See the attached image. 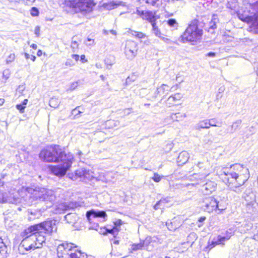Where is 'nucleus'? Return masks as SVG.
I'll return each mask as SVG.
<instances>
[{"label":"nucleus","instance_id":"f257e3e1","mask_svg":"<svg viewBox=\"0 0 258 258\" xmlns=\"http://www.w3.org/2000/svg\"><path fill=\"white\" fill-rule=\"evenodd\" d=\"M39 157L45 162H61L60 164L50 167L52 173L59 177L66 174L71 167L74 158L72 154H66L59 146L56 145L42 150L39 153Z\"/></svg>","mask_w":258,"mask_h":258},{"label":"nucleus","instance_id":"f03ea898","mask_svg":"<svg viewBox=\"0 0 258 258\" xmlns=\"http://www.w3.org/2000/svg\"><path fill=\"white\" fill-rule=\"evenodd\" d=\"M220 176L223 182L231 190L236 193L242 192L243 185L249 177L248 169H243V165L234 164L229 167L224 168L221 172Z\"/></svg>","mask_w":258,"mask_h":258},{"label":"nucleus","instance_id":"7ed1b4c3","mask_svg":"<svg viewBox=\"0 0 258 258\" xmlns=\"http://www.w3.org/2000/svg\"><path fill=\"white\" fill-rule=\"evenodd\" d=\"M203 34V29L199 26V21L195 19L188 24L184 32L178 38V40L183 43L189 42L195 45L200 41Z\"/></svg>","mask_w":258,"mask_h":258},{"label":"nucleus","instance_id":"20e7f679","mask_svg":"<svg viewBox=\"0 0 258 258\" xmlns=\"http://www.w3.org/2000/svg\"><path fill=\"white\" fill-rule=\"evenodd\" d=\"M26 198L29 199V204H31L35 200L47 201L52 203L55 201V196L52 190L37 187L29 189Z\"/></svg>","mask_w":258,"mask_h":258},{"label":"nucleus","instance_id":"39448f33","mask_svg":"<svg viewBox=\"0 0 258 258\" xmlns=\"http://www.w3.org/2000/svg\"><path fill=\"white\" fill-rule=\"evenodd\" d=\"M51 224L50 222L44 223L34 225L25 229L21 233L23 239L31 237L32 236L36 237L38 235L46 234L52 232Z\"/></svg>","mask_w":258,"mask_h":258},{"label":"nucleus","instance_id":"423d86ee","mask_svg":"<svg viewBox=\"0 0 258 258\" xmlns=\"http://www.w3.org/2000/svg\"><path fill=\"white\" fill-rule=\"evenodd\" d=\"M45 234L38 235L36 237L32 236V238L23 239L20 245V248H23L27 251L40 248L43 244L45 243Z\"/></svg>","mask_w":258,"mask_h":258},{"label":"nucleus","instance_id":"0eeeda50","mask_svg":"<svg viewBox=\"0 0 258 258\" xmlns=\"http://www.w3.org/2000/svg\"><path fill=\"white\" fill-rule=\"evenodd\" d=\"M74 11L79 12H90L96 5L93 0H74L71 4Z\"/></svg>","mask_w":258,"mask_h":258},{"label":"nucleus","instance_id":"6e6552de","mask_svg":"<svg viewBox=\"0 0 258 258\" xmlns=\"http://www.w3.org/2000/svg\"><path fill=\"white\" fill-rule=\"evenodd\" d=\"M221 207V205L219 204V202L212 197L205 198L203 202V209L204 211L209 213L212 212L217 209L223 210L224 208L223 207L220 208V207Z\"/></svg>","mask_w":258,"mask_h":258},{"label":"nucleus","instance_id":"1a4fd4ad","mask_svg":"<svg viewBox=\"0 0 258 258\" xmlns=\"http://www.w3.org/2000/svg\"><path fill=\"white\" fill-rule=\"evenodd\" d=\"M137 44L136 42L128 40L125 46L124 53L128 59L132 60L137 54Z\"/></svg>","mask_w":258,"mask_h":258},{"label":"nucleus","instance_id":"9d476101","mask_svg":"<svg viewBox=\"0 0 258 258\" xmlns=\"http://www.w3.org/2000/svg\"><path fill=\"white\" fill-rule=\"evenodd\" d=\"M246 203V210L248 213H252L256 210L257 204L255 202V196L253 193H251L249 196L247 195L244 196Z\"/></svg>","mask_w":258,"mask_h":258},{"label":"nucleus","instance_id":"9b49d317","mask_svg":"<svg viewBox=\"0 0 258 258\" xmlns=\"http://www.w3.org/2000/svg\"><path fill=\"white\" fill-rule=\"evenodd\" d=\"M143 242L144 245V249L149 251H151L157 245L159 239L156 236H147Z\"/></svg>","mask_w":258,"mask_h":258},{"label":"nucleus","instance_id":"f8f14e48","mask_svg":"<svg viewBox=\"0 0 258 258\" xmlns=\"http://www.w3.org/2000/svg\"><path fill=\"white\" fill-rule=\"evenodd\" d=\"M243 22L249 24L251 31L258 33V17H238Z\"/></svg>","mask_w":258,"mask_h":258},{"label":"nucleus","instance_id":"ddd939ff","mask_svg":"<svg viewBox=\"0 0 258 258\" xmlns=\"http://www.w3.org/2000/svg\"><path fill=\"white\" fill-rule=\"evenodd\" d=\"M216 185L215 182L209 181L202 186L201 191L204 195L211 194L215 190Z\"/></svg>","mask_w":258,"mask_h":258},{"label":"nucleus","instance_id":"4468645a","mask_svg":"<svg viewBox=\"0 0 258 258\" xmlns=\"http://www.w3.org/2000/svg\"><path fill=\"white\" fill-rule=\"evenodd\" d=\"M228 239H229V236H222L218 235L216 237H214L211 242L209 241L208 246L210 249H212L216 245L224 244V242Z\"/></svg>","mask_w":258,"mask_h":258},{"label":"nucleus","instance_id":"2eb2a0df","mask_svg":"<svg viewBox=\"0 0 258 258\" xmlns=\"http://www.w3.org/2000/svg\"><path fill=\"white\" fill-rule=\"evenodd\" d=\"M173 88V86L170 88L169 86L166 84H162L160 87L157 88L155 93V97L158 95L162 96L163 98L165 97L169 93V92Z\"/></svg>","mask_w":258,"mask_h":258},{"label":"nucleus","instance_id":"dca6fc26","mask_svg":"<svg viewBox=\"0 0 258 258\" xmlns=\"http://www.w3.org/2000/svg\"><path fill=\"white\" fill-rule=\"evenodd\" d=\"M87 219L90 221L91 220V217L93 216L94 218L101 217L104 218L106 216L105 212L103 211H95L92 210L87 211L86 214Z\"/></svg>","mask_w":258,"mask_h":258},{"label":"nucleus","instance_id":"f3484780","mask_svg":"<svg viewBox=\"0 0 258 258\" xmlns=\"http://www.w3.org/2000/svg\"><path fill=\"white\" fill-rule=\"evenodd\" d=\"M146 20L150 22L152 26V31L154 34L158 37L161 38L162 36L161 34V32L160 29L156 26V24L155 23V18L156 17H146Z\"/></svg>","mask_w":258,"mask_h":258},{"label":"nucleus","instance_id":"a211bd4d","mask_svg":"<svg viewBox=\"0 0 258 258\" xmlns=\"http://www.w3.org/2000/svg\"><path fill=\"white\" fill-rule=\"evenodd\" d=\"M183 97L182 94L180 93H175L170 96L167 99V102L170 105H172L177 101H179Z\"/></svg>","mask_w":258,"mask_h":258},{"label":"nucleus","instance_id":"6ab92c4d","mask_svg":"<svg viewBox=\"0 0 258 258\" xmlns=\"http://www.w3.org/2000/svg\"><path fill=\"white\" fill-rule=\"evenodd\" d=\"M189 154L186 151H182L179 154L177 161L179 164H184L188 161Z\"/></svg>","mask_w":258,"mask_h":258},{"label":"nucleus","instance_id":"aec40b11","mask_svg":"<svg viewBox=\"0 0 258 258\" xmlns=\"http://www.w3.org/2000/svg\"><path fill=\"white\" fill-rule=\"evenodd\" d=\"M77 247L74 243H62L61 244H59L57 247V251H62V249L64 250H72L73 247L76 248Z\"/></svg>","mask_w":258,"mask_h":258},{"label":"nucleus","instance_id":"412c9836","mask_svg":"<svg viewBox=\"0 0 258 258\" xmlns=\"http://www.w3.org/2000/svg\"><path fill=\"white\" fill-rule=\"evenodd\" d=\"M7 247L0 238V258H6L8 255Z\"/></svg>","mask_w":258,"mask_h":258},{"label":"nucleus","instance_id":"4be33fe9","mask_svg":"<svg viewBox=\"0 0 258 258\" xmlns=\"http://www.w3.org/2000/svg\"><path fill=\"white\" fill-rule=\"evenodd\" d=\"M70 258H87L86 253L82 252L80 250H76L75 252L69 254Z\"/></svg>","mask_w":258,"mask_h":258},{"label":"nucleus","instance_id":"5701e85b","mask_svg":"<svg viewBox=\"0 0 258 258\" xmlns=\"http://www.w3.org/2000/svg\"><path fill=\"white\" fill-rule=\"evenodd\" d=\"M185 117L186 114L185 113H182L180 112L172 113L170 115L171 119L173 121H179L180 119H181Z\"/></svg>","mask_w":258,"mask_h":258},{"label":"nucleus","instance_id":"b1692460","mask_svg":"<svg viewBox=\"0 0 258 258\" xmlns=\"http://www.w3.org/2000/svg\"><path fill=\"white\" fill-rule=\"evenodd\" d=\"M218 21L217 18H214L210 23L209 28L208 32L213 34L214 33V30L217 28L216 23Z\"/></svg>","mask_w":258,"mask_h":258},{"label":"nucleus","instance_id":"393cba45","mask_svg":"<svg viewBox=\"0 0 258 258\" xmlns=\"http://www.w3.org/2000/svg\"><path fill=\"white\" fill-rule=\"evenodd\" d=\"M137 14L140 16H152L151 13H148L146 11L142 10L140 8L137 9Z\"/></svg>","mask_w":258,"mask_h":258},{"label":"nucleus","instance_id":"a878e982","mask_svg":"<svg viewBox=\"0 0 258 258\" xmlns=\"http://www.w3.org/2000/svg\"><path fill=\"white\" fill-rule=\"evenodd\" d=\"M208 120H205L200 122L197 125V128H208L209 127L208 124Z\"/></svg>","mask_w":258,"mask_h":258},{"label":"nucleus","instance_id":"bb28decb","mask_svg":"<svg viewBox=\"0 0 258 258\" xmlns=\"http://www.w3.org/2000/svg\"><path fill=\"white\" fill-rule=\"evenodd\" d=\"M160 39L162 41H163L165 43H166L167 44H170V45H172V44L178 45L179 44L176 40H172L168 38L165 37L163 36H162Z\"/></svg>","mask_w":258,"mask_h":258},{"label":"nucleus","instance_id":"cd10ccee","mask_svg":"<svg viewBox=\"0 0 258 258\" xmlns=\"http://www.w3.org/2000/svg\"><path fill=\"white\" fill-rule=\"evenodd\" d=\"M58 212H64L69 210L67 202L59 204L57 206Z\"/></svg>","mask_w":258,"mask_h":258},{"label":"nucleus","instance_id":"c85d7f7f","mask_svg":"<svg viewBox=\"0 0 258 258\" xmlns=\"http://www.w3.org/2000/svg\"><path fill=\"white\" fill-rule=\"evenodd\" d=\"M167 24L171 27L177 29L178 26L177 21L173 19H169L167 22Z\"/></svg>","mask_w":258,"mask_h":258},{"label":"nucleus","instance_id":"c756f323","mask_svg":"<svg viewBox=\"0 0 258 258\" xmlns=\"http://www.w3.org/2000/svg\"><path fill=\"white\" fill-rule=\"evenodd\" d=\"M68 205V208L69 210L74 209L80 206L79 203L76 202H67Z\"/></svg>","mask_w":258,"mask_h":258},{"label":"nucleus","instance_id":"7c9ffc66","mask_svg":"<svg viewBox=\"0 0 258 258\" xmlns=\"http://www.w3.org/2000/svg\"><path fill=\"white\" fill-rule=\"evenodd\" d=\"M143 248H144V245L143 242H141L138 244H133L132 246V249L133 250H137L139 249H141Z\"/></svg>","mask_w":258,"mask_h":258},{"label":"nucleus","instance_id":"2f4dec72","mask_svg":"<svg viewBox=\"0 0 258 258\" xmlns=\"http://www.w3.org/2000/svg\"><path fill=\"white\" fill-rule=\"evenodd\" d=\"M49 105L52 107H56L58 105L57 99L54 98H51L49 101Z\"/></svg>","mask_w":258,"mask_h":258},{"label":"nucleus","instance_id":"473e14b6","mask_svg":"<svg viewBox=\"0 0 258 258\" xmlns=\"http://www.w3.org/2000/svg\"><path fill=\"white\" fill-rule=\"evenodd\" d=\"M105 230L107 233H111L114 236H115V235H117L118 232V229L116 226L110 229H106Z\"/></svg>","mask_w":258,"mask_h":258},{"label":"nucleus","instance_id":"72a5a7b5","mask_svg":"<svg viewBox=\"0 0 258 258\" xmlns=\"http://www.w3.org/2000/svg\"><path fill=\"white\" fill-rule=\"evenodd\" d=\"M75 36H74L72 38V44H71V48L73 49V52L76 51V50L78 48V46H79V44H78V42H77V41L74 40L75 39Z\"/></svg>","mask_w":258,"mask_h":258},{"label":"nucleus","instance_id":"f704fd0d","mask_svg":"<svg viewBox=\"0 0 258 258\" xmlns=\"http://www.w3.org/2000/svg\"><path fill=\"white\" fill-rule=\"evenodd\" d=\"M132 34L139 38H142L145 37V34L141 32L132 31Z\"/></svg>","mask_w":258,"mask_h":258},{"label":"nucleus","instance_id":"c9c22d12","mask_svg":"<svg viewBox=\"0 0 258 258\" xmlns=\"http://www.w3.org/2000/svg\"><path fill=\"white\" fill-rule=\"evenodd\" d=\"M241 123V120H237L235 122H234L231 126L232 130H233L232 132H234L237 128H238Z\"/></svg>","mask_w":258,"mask_h":258},{"label":"nucleus","instance_id":"e433bc0d","mask_svg":"<svg viewBox=\"0 0 258 258\" xmlns=\"http://www.w3.org/2000/svg\"><path fill=\"white\" fill-rule=\"evenodd\" d=\"M39 14L38 8L36 7H32L30 10V14L32 16H38Z\"/></svg>","mask_w":258,"mask_h":258},{"label":"nucleus","instance_id":"4c0bfd02","mask_svg":"<svg viewBox=\"0 0 258 258\" xmlns=\"http://www.w3.org/2000/svg\"><path fill=\"white\" fill-rule=\"evenodd\" d=\"M76 174L80 178L84 177L86 176L85 171L82 169L77 170L76 172Z\"/></svg>","mask_w":258,"mask_h":258},{"label":"nucleus","instance_id":"58836bf2","mask_svg":"<svg viewBox=\"0 0 258 258\" xmlns=\"http://www.w3.org/2000/svg\"><path fill=\"white\" fill-rule=\"evenodd\" d=\"M152 179L156 182H158L161 180V176L157 173L154 174V176Z\"/></svg>","mask_w":258,"mask_h":258},{"label":"nucleus","instance_id":"ea45409f","mask_svg":"<svg viewBox=\"0 0 258 258\" xmlns=\"http://www.w3.org/2000/svg\"><path fill=\"white\" fill-rule=\"evenodd\" d=\"M171 198L170 197H166L165 198H162L160 201H159V203H161L162 204L168 203L171 202Z\"/></svg>","mask_w":258,"mask_h":258},{"label":"nucleus","instance_id":"a19ab883","mask_svg":"<svg viewBox=\"0 0 258 258\" xmlns=\"http://www.w3.org/2000/svg\"><path fill=\"white\" fill-rule=\"evenodd\" d=\"M15 58V55L14 53L10 54L7 59V63H9L14 60Z\"/></svg>","mask_w":258,"mask_h":258},{"label":"nucleus","instance_id":"79ce46f5","mask_svg":"<svg viewBox=\"0 0 258 258\" xmlns=\"http://www.w3.org/2000/svg\"><path fill=\"white\" fill-rule=\"evenodd\" d=\"M16 108L20 111L21 113H23L24 112L26 106L22 105L21 104H19L16 105Z\"/></svg>","mask_w":258,"mask_h":258},{"label":"nucleus","instance_id":"37998d69","mask_svg":"<svg viewBox=\"0 0 258 258\" xmlns=\"http://www.w3.org/2000/svg\"><path fill=\"white\" fill-rule=\"evenodd\" d=\"M25 89V87L24 85H19L17 89V92H19L20 94H22L23 92L24 91Z\"/></svg>","mask_w":258,"mask_h":258},{"label":"nucleus","instance_id":"c03bdc74","mask_svg":"<svg viewBox=\"0 0 258 258\" xmlns=\"http://www.w3.org/2000/svg\"><path fill=\"white\" fill-rule=\"evenodd\" d=\"M24 55L26 59L30 58L33 61H34L36 59V56L34 55H30L27 53H25Z\"/></svg>","mask_w":258,"mask_h":258},{"label":"nucleus","instance_id":"a18cd8bd","mask_svg":"<svg viewBox=\"0 0 258 258\" xmlns=\"http://www.w3.org/2000/svg\"><path fill=\"white\" fill-rule=\"evenodd\" d=\"M79 107H76L74 109H73L72 111V114L74 115L75 116L77 115L78 114L82 113V112L79 110Z\"/></svg>","mask_w":258,"mask_h":258},{"label":"nucleus","instance_id":"49530a36","mask_svg":"<svg viewBox=\"0 0 258 258\" xmlns=\"http://www.w3.org/2000/svg\"><path fill=\"white\" fill-rule=\"evenodd\" d=\"M208 121H209L208 124H209V127L210 126H217V125L215 124V123L216 122L215 119H214V118L211 119L210 120H208Z\"/></svg>","mask_w":258,"mask_h":258},{"label":"nucleus","instance_id":"de8ad7c7","mask_svg":"<svg viewBox=\"0 0 258 258\" xmlns=\"http://www.w3.org/2000/svg\"><path fill=\"white\" fill-rule=\"evenodd\" d=\"M78 85V82H75L72 83L71 84V86H70V90H75L77 87Z\"/></svg>","mask_w":258,"mask_h":258},{"label":"nucleus","instance_id":"09e8293b","mask_svg":"<svg viewBox=\"0 0 258 258\" xmlns=\"http://www.w3.org/2000/svg\"><path fill=\"white\" fill-rule=\"evenodd\" d=\"M40 28L39 26H36L35 28V34L36 35L37 37H39L40 36Z\"/></svg>","mask_w":258,"mask_h":258},{"label":"nucleus","instance_id":"8fccbe9b","mask_svg":"<svg viewBox=\"0 0 258 258\" xmlns=\"http://www.w3.org/2000/svg\"><path fill=\"white\" fill-rule=\"evenodd\" d=\"M116 6V4H112V3L105 4V5H104V6L105 7H106L107 9H110L114 8V6Z\"/></svg>","mask_w":258,"mask_h":258},{"label":"nucleus","instance_id":"3c124183","mask_svg":"<svg viewBox=\"0 0 258 258\" xmlns=\"http://www.w3.org/2000/svg\"><path fill=\"white\" fill-rule=\"evenodd\" d=\"M87 41H89V42H91L92 43H85L86 45H87V46H91L92 45H93L94 44V39H92L91 38H88L87 39Z\"/></svg>","mask_w":258,"mask_h":258},{"label":"nucleus","instance_id":"603ef678","mask_svg":"<svg viewBox=\"0 0 258 258\" xmlns=\"http://www.w3.org/2000/svg\"><path fill=\"white\" fill-rule=\"evenodd\" d=\"M8 202V200L3 197V195L0 193V203H5Z\"/></svg>","mask_w":258,"mask_h":258},{"label":"nucleus","instance_id":"864d4df0","mask_svg":"<svg viewBox=\"0 0 258 258\" xmlns=\"http://www.w3.org/2000/svg\"><path fill=\"white\" fill-rule=\"evenodd\" d=\"M65 64L66 66H72L74 64V63H73V61L71 59H67L65 63Z\"/></svg>","mask_w":258,"mask_h":258},{"label":"nucleus","instance_id":"5fc2aeb1","mask_svg":"<svg viewBox=\"0 0 258 258\" xmlns=\"http://www.w3.org/2000/svg\"><path fill=\"white\" fill-rule=\"evenodd\" d=\"M207 56L214 57L216 55V53L213 52H210L206 54Z\"/></svg>","mask_w":258,"mask_h":258},{"label":"nucleus","instance_id":"6e6d98bb","mask_svg":"<svg viewBox=\"0 0 258 258\" xmlns=\"http://www.w3.org/2000/svg\"><path fill=\"white\" fill-rule=\"evenodd\" d=\"M12 2H14L15 3H20V2H32V1H33L34 0H11Z\"/></svg>","mask_w":258,"mask_h":258},{"label":"nucleus","instance_id":"4d7b16f0","mask_svg":"<svg viewBox=\"0 0 258 258\" xmlns=\"http://www.w3.org/2000/svg\"><path fill=\"white\" fill-rule=\"evenodd\" d=\"M162 204L161 203H159V201H158L156 204L154 205V208L155 210H157L159 208V206H160V205H161Z\"/></svg>","mask_w":258,"mask_h":258},{"label":"nucleus","instance_id":"13d9d810","mask_svg":"<svg viewBox=\"0 0 258 258\" xmlns=\"http://www.w3.org/2000/svg\"><path fill=\"white\" fill-rule=\"evenodd\" d=\"M72 57L75 59L76 61H78L79 59L80 56L78 54H72Z\"/></svg>","mask_w":258,"mask_h":258},{"label":"nucleus","instance_id":"bf43d9fd","mask_svg":"<svg viewBox=\"0 0 258 258\" xmlns=\"http://www.w3.org/2000/svg\"><path fill=\"white\" fill-rule=\"evenodd\" d=\"M232 235V230H231L230 229L229 231H227L226 233V235L225 236H229V238H230Z\"/></svg>","mask_w":258,"mask_h":258},{"label":"nucleus","instance_id":"052dcab7","mask_svg":"<svg viewBox=\"0 0 258 258\" xmlns=\"http://www.w3.org/2000/svg\"><path fill=\"white\" fill-rule=\"evenodd\" d=\"M81 60H82L83 62H86L87 60L85 59V55L83 54L80 56Z\"/></svg>","mask_w":258,"mask_h":258},{"label":"nucleus","instance_id":"680f3d73","mask_svg":"<svg viewBox=\"0 0 258 258\" xmlns=\"http://www.w3.org/2000/svg\"><path fill=\"white\" fill-rule=\"evenodd\" d=\"M206 217H201L200 218V219L198 220V221L199 222H204L205 220H206Z\"/></svg>","mask_w":258,"mask_h":258},{"label":"nucleus","instance_id":"e2e57ef3","mask_svg":"<svg viewBox=\"0 0 258 258\" xmlns=\"http://www.w3.org/2000/svg\"><path fill=\"white\" fill-rule=\"evenodd\" d=\"M72 216L71 214H68L66 216H65L64 218L66 220H68Z\"/></svg>","mask_w":258,"mask_h":258},{"label":"nucleus","instance_id":"0e129e2a","mask_svg":"<svg viewBox=\"0 0 258 258\" xmlns=\"http://www.w3.org/2000/svg\"><path fill=\"white\" fill-rule=\"evenodd\" d=\"M28 99H25L24 100V101L22 102V103H21L22 105L26 106V104H27L28 103Z\"/></svg>","mask_w":258,"mask_h":258},{"label":"nucleus","instance_id":"69168bd1","mask_svg":"<svg viewBox=\"0 0 258 258\" xmlns=\"http://www.w3.org/2000/svg\"><path fill=\"white\" fill-rule=\"evenodd\" d=\"M30 47L34 49H36L37 48V45L36 44H32L30 45Z\"/></svg>","mask_w":258,"mask_h":258},{"label":"nucleus","instance_id":"338daca9","mask_svg":"<svg viewBox=\"0 0 258 258\" xmlns=\"http://www.w3.org/2000/svg\"><path fill=\"white\" fill-rule=\"evenodd\" d=\"M37 54L38 56H40L42 55V51L41 50H39L38 51H37Z\"/></svg>","mask_w":258,"mask_h":258},{"label":"nucleus","instance_id":"774afa93","mask_svg":"<svg viewBox=\"0 0 258 258\" xmlns=\"http://www.w3.org/2000/svg\"><path fill=\"white\" fill-rule=\"evenodd\" d=\"M110 33H111L113 35H116V32L115 30H111L110 31Z\"/></svg>","mask_w":258,"mask_h":258}]
</instances>
